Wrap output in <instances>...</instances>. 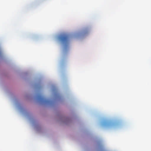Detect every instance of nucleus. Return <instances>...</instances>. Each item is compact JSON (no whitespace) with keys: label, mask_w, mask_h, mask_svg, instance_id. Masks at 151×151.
<instances>
[{"label":"nucleus","mask_w":151,"mask_h":151,"mask_svg":"<svg viewBox=\"0 0 151 151\" xmlns=\"http://www.w3.org/2000/svg\"><path fill=\"white\" fill-rule=\"evenodd\" d=\"M37 100L42 103H46L48 102L44 97L41 95H39L37 97Z\"/></svg>","instance_id":"nucleus-2"},{"label":"nucleus","mask_w":151,"mask_h":151,"mask_svg":"<svg viewBox=\"0 0 151 151\" xmlns=\"http://www.w3.org/2000/svg\"><path fill=\"white\" fill-rule=\"evenodd\" d=\"M59 39L65 47L68 45L69 42V36L66 34L61 35L59 37Z\"/></svg>","instance_id":"nucleus-1"}]
</instances>
